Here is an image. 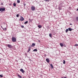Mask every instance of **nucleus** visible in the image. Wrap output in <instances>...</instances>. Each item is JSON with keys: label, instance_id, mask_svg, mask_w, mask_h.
Here are the masks:
<instances>
[{"label": "nucleus", "instance_id": "1", "mask_svg": "<svg viewBox=\"0 0 78 78\" xmlns=\"http://www.w3.org/2000/svg\"><path fill=\"white\" fill-rule=\"evenodd\" d=\"M12 41L13 42H16V38L15 37H13L12 38Z\"/></svg>", "mask_w": 78, "mask_h": 78}, {"label": "nucleus", "instance_id": "2", "mask_svg": "<svg viewBox=\"0 0 78 78\" xmlns=\"http://www.w3.org/2000/svg\"><path fill=\"white\" fill-rule=\"evenodd\" d=\"M31 9L32 11H34V10H36V7L34 5H32L31 7Z\"/></svg>", "mask_w": 78, "mask_h": 78}, {"label": "nucleus", "instance_id": "3", "mask_svg": "<svg viewBox=\"0 0 78 78\" xmlns=\"http://www.w3.org/2000/svg\"><path fill=\"white\" fill-rule=\"evenodd\" d=\"M25 20V19L23 18V17L22 16H20V18L19 20H21V21H23V20Z\"/></svg>", "mask_w": 78, "mask_h": 78}, {"label": "nucleus", "instance_id": "4", "mask_svg": "<svg viewBox=\"0 0 78 78\" xmlns=\"http://www.w3.org/2000/svg\"><path fill=\"white\" fill-rule=\"evenodd\" d=\"M5 11V8H0V11Z\"/></svg>", "mask_w": 78, "mask_h": 78}, {"label": "nucleus", "instance_id": "5", "mask_svg": "<svg viewBox=\"0 0 78 78\" xmlns=\"http://www.w3.org/2000/svg\"><path fill=\"white\" fill-rule=\"evenodd\" d=\"M7 46L8 47V48H12L13 46H12L10 45V44H8L7 45Z\"/></svg>", "mask_w": 78, "mask_h": 78}, {"label": "nucleus", "instance_id": "6", "mask_svg": "<svg viewBox=\"0 0 78 78\" xmlns=\"http://www.w3.org/2000/svg\"><path fill=\"white\" fill-rule=\"evenodd\" d=\"M28 49L27 51V52L29 53L30 52V51H31V48L30 47V46H29V48H28Z\"/></svg>", "mask_w": 78, "mask_h": 78}, {"label": "nucleus", "instance_id": "7", "mask_svg": "<svg viewBox=\"0 0 78 78\" xmlns=\"http://www.w3.org/2000/svg\"><path fill=\"white\" fill-rule=\"evenodd\" d=\"M20 72H22V73H24V70H23V69H20Z\"/></svg>", "mask_w": 78, "mask_h": 78}, {"label": "nucleus", "instance_id": "8", "mask_svg": "<svg viewBox=\"0 0 78 78\" xmlns=\"http://www.w3.org/2000/svg\"><path fill=\"white\" fill-rule=\"evenodd\" d=\"M46 61L47 62H50V60L48 58H47L46 59Z\"/></svg>", "mask_w": 78, "mask_h": 78}, {"label": "nucleus", "instance_id": "9", "mask_svg": "<svg viewBox=\"0 0 78 78\" xmlns=\"http://www.w3.org/2000/svg\"><path fill=\"white\" fill-rule=\"evenodd\" d=\"M42 26L41 25H39L38 26V27H39V28H42Z\"/></svg>", "mask_w": 78, "mask_h": 78}, {"label": "nucleus", "instance_id": "10", "mask_svg": "<svg viewBox=\"0 0 78 78\" xmlns=\"http://www.w3.org/2000/svg\"><path fill=\"white\" fill-rule=\"evenodd\" d=\"M69 31H72V29L69 28Z\"/></svg>", "mask_w": 78, "mask_h": 78}, {"label": "nucleus", "instance_id": "11", "mask_svg": "<svg viewBox=\"0 0 78 78\" xmlns=\"http://www.w3.org/2000/svg\"><path fill=\"white\" fill-rule=\"evenodd\" d=\"M60 45L61 47H62L63 46V44L62 43H60Z\"/></svg>", "mask_w": 78, "mask_h": 78}, {"label": "nucleus", "instance_id": "12", "mask_svg": "<svg viewBox=\"0 0 78 78\" xmlns=\"http://www.w3.org/2000/svg\"><path fill=\"white\" fill-rule=\"evenodd\" d=\"M50 66L51 67V68H53V64H50Z\"/></svg>", "mask_w": 78, "mask_h": 78}, {"label": "nucleus", "instance_id": "13", "mask_svg": "<svg viewBox=\"0 0 78 78\" xmlns=\"http://www.w3.org/2000/svg\"><path fill=\"white\" fill-rule=\"evenodd\" d=\"M49 36L51 38L52 37V35L51 34H49Z\"/></svg>", "mask_w": 78, "mask_h": 78}, {"label": "nucleus", "instance_id": "14", "mask_svg": "<svg viewBox=\"0 0 78 78\" xmlns=\"http://www.w3.org/2000/svg\"><path fill=\"white\" fill-rule=\"evenodd\" d=\"M17 76H18V77H19V78H22V76H20V75H19V74H18V75H17Z\"/></svg>", "mask_w": 78, "mask_h": 78}, {"label": "nucleus", "instance_id": "15", "mask_svg": "<svg viewBox=\"0 0 78 78\" xmlns=\"http://www.w3.org/2000/svg\"><path fill=\"white\" fill-rule=\"evenodd\" d=\"M3 30L5 31H6V28H3Z\"/></svg>", "mask_w": 78, "mask_h": 78}, {"label": "nucleus", "instance_id": "16", "mask_svg": "<svg viewBox=\"0 0 78 78\" xmlns=\"http://www.w3.org/2000/svg\"><path fill=\"white\" fill-rule=\"evenodd\" d=\"M37 51V50L36 49H35L33 50V51Z\"/></svg>", "mask_w": 78, "mask_h": 78}, {"label": "nucleus", "instance_id": "17", "mask_svg": "<svg viewBox=\"0 0 78 78\" xmlns=\"http://www.w3.org/2000/svg\"><path fill=\"white\" fill-rule=\"evenodd\" d=\"M13 6H14V7L16 6V3H14L13 4Z\"/></svg>", "mask_w": 78, "mask_h": 78}, {"label": "nucleus", "instance_id": "18", "mask_svg": "<svg viewBox=\"0 0 78 78\" xmlns=\"http://www.w3.org/2000/svg\"><path fill=\"white\" fill-rule=\"evenodd\" d=\"M63 64H66V61H65V60H63Z\"/></svg>", "mask_w": 78, "mask_h": 78}, {"label": "nucleus", "instance_id": "19", "mask_svg": "<svg viewBox=\"0 0 78 78\" xmlns=\"http://www.w3.org/2000/svg\"><path fill=\"white\" fill-rule=\"evenodd\" d=\"M76 21H77V22H78V17H76Z\"/></svg>", "mask_w": 78, "mask_h": 78}, {"label": "nucleus", "instance_id": "20", "mask_svg": "<svg viewBox=\"0 0 78 78\" xmlns=\"http://www.w3.org/2000/svg\"><path fill=\"white\" fill-rule=\"evenodd\" d=\"M35 43H33L32 44V46H33L34 47L35 46Z\"/></svg>", "mask_w": 78, "mask_h": 78}, {"label": "nucleus", "instance_id": "21", "mask_svg": "<svg viewBox=\"0 0 78 78\" xmlns=\"http://www.w3.org/2000/svg\"><path fill=\"white\" fill-rule=\"evenodd\" d=\"M20 16V15L19 14H18L16 15V17H19V16Z\"/></svg>", "mask_w": 78, "mask_h": 78}, {"label": "nucleus", "instance_id": "22", "mask_svg": "<svg viewBox=\"0 0 78 78\" xmlns=\"http://www.w3.org/2000/svg\"><path fill=\"white\" fill-rule=\"evenodd\" d=\"M27 23H28V21H27L25 22V23H24V24H27Z\"/></svg>", "mask_w": 78, "mask_h": 78}, {"label": "nucleus", "instance_id": "23", "mask_svg": "<svg viewBox=\"0 0 78 78\" xmlns=\"http://www.w3.org/2000/svg\"><path fill=\"white\" fill-rule=\"evenodd\" d=\"M68 31H69V30H68V29H67L66 30V33H67V32H68Z\"/></svg>", "mask_w": 78, "mask_h": 78}, {"label": "nucleus", "instance_id": "24", "mask_svg": "<svg viewBox=\"0 0 78 78\" xmlns=\"http://www.w3.org/2000/svg\"><path fill=\"white\" fill-rule=\"evenodd\" d=\"M17 2L18 3H20V0H17Z\"/></svg>", "mask_w": 78, "mask_h": 78}, {"label": "nucleus", "instance_id": "25", "mask_svg": "<svg viewBox=\"0 0 78 78\" xmlns=\"http://www.w3.org/2000/svg\"><path fill=\"white\" fill-rule=\"evenodd\" d=\"M0 77H1V78H2V77H3V75H0Z\"/></svg>", "mask_w": 78, "mask_h": 78}, {"label": "nucleus", "instance_id": "26", "mask_svg": "<svg viewBox=\"0 0 78 78\" xmlns=\"http://www.w3.org/2000/svg\"><path fill=\"white\" fill-rule=\"evenodd\" d=\"M21 28H24V26H21Z\"/></svg>", "mask_w": 78, "mask_h": 78}, {"label": "nucleus", "instance_id": "27", "mask_svg": "<svg viewBox=\"0 0 78 78\" xmlns=\"http://www.w3.org/2000/svg\"><path fill=\"white\" fill-rule=\"evenodd\" d=\"M74 46H78V44H75Z\"/></svg>", "mask_w": 78, "mask_h": 78}, {"label": "nucleus", "instance_id": "28", "mask_svg": "<svg viewBox=\"0 0 78 78\" xmlns=\"http://www.w3.org/2000/svg\"><path fill=\"white\" fill-rule=\"evenodd\" d=\"M61 78H67L66 77H62Z\"/></svg>", "mask_w": 78, "mask_h": 78}, {"label": "nucleus", "instance_id": "29", "mask_svg": "<svg viewBox=\"0 0 78 78\" xmlns=\"http://www.w3.org/2000/svg\"><path fill=\"white\" fill-rule=\"evenodd\" d=\"M45 0V1H46V2H49V0Z\"/></svg>", "mask_w": 78, "mask_h": 78}, {"label": "nucleus", "instance_id": "30", "mask_svg": "<svg viewBox=\"0 0 78 78\" xmlns=\"http://www.w3.org/2000/svg\"><path fill=\"white\" fill-rule=\"evenodd\" d=\"M70 25H72V24H71V23L70 24Z\"/></svg>", "mask_w": 78, "mask_h": 78}, {"label": "nucleus", "instance_id": "31", "mask_svg": "<svg viewBox=\"0 0 78 78\" xmlns=\"http://www.w3.org/2000/svg\"><path fill=\"white\" fill-rule=\"evenodd\" d=\"M76 11H78V9H77Z\"/></svg>", "mask_w": 78, "mask_h": 78}, {"label": "nucleus", "instance_id": "32", "mask_svg": "<svg viewBox=\"0 0 78 78\" xmlns=\"http://www.w3.org/2000/svg\"><path fill=\"white\" fill-rule=\"evenodd\" d=\"M39 41V42H40V41L39 40V41Z\"/></svg>", "mask_w": 78, "mask_h": 78}, {"label": "nucleus", "instance_id": "33", "mask_svg": "<svg viewBox=\"0 0 78 78\" xmlns=\"http://www.w3.org/2000/svg\"><path fill=\"white\" fill-rule=\"evenodd\" d=\"M29 20H30V19H29Z\"/></svg>", "mask_w": 78, "mask_h": 78}, {"label": "nucleus", "instance_id": "34", "mask_svg": "<svg viewBox=\"0 0 78 78\" xmlns=\"http://www.w3.org/2000/svg\"><path fill=\"white\" fill-rule=\"evenodd\" d=\"M31 47H32V46H31Z\"/></svg>", "mask_w": 78, "mask_h": 78}]
</instances>
